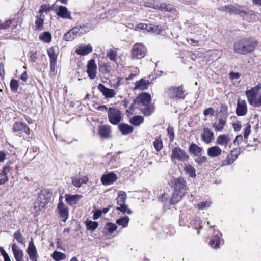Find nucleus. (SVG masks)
Segmentation results:
<instances>
[{"mask_svg": "<svg viewBox=\"0 0 261 261\" xmlns=\"http://www.w3.org/2000/svg\"><path fill=\"white\" fill-rule=\"evenodd\" d=\"M74 37H75V35H74V33L70 30L68 32H67L64 35V39L67 41H69L73 40Z\"/></svg>", "mask_w": 261, "mask_h": 261, "instance_id": "13d9d810", "label": "nucleus"}, {"mask_svg": "<svg viewBox=\"0 0 261 261\" xmlns=\"http://www.w3.org/2000/svg\"><path fill=\"white\" fill-rule=\"evenodd\" d=\"M246 96L250 105L254 107H261V95L258 97L257 94Z\"/></svg>", "mask_w": 261, "mask_h": 261, "instance_id": "393cba45", "label": "nucleus"}, {"mask_svg": "<svg viewBox=\"0 0 261 261\" xmlns=\"http://www.w3.org/2000/svg\"><path fill=\"white\" fill-rule=\"evenodd\" d=\"M220 238L218 235L214 236L209 241V245L212 248H217L220 245Z\"/></svg>", "mask_w": 261, "mask_h": 261, "instance_id": "58836bf2", "label": "nucleus"}, {"mask_svg": "<svg viewBox=\"0 0 261 261\" xmlns=\"http://www.w3.org/2000/svg\"><path fill=\"white\" fill-rule=\"evenodd\" d=\"M207 153V155L210 157H217L221 154L222 150L219 147L215 146L208 148Z\"/></svg>", "mask_w": 261, "mask_h": 261, "instance_id": "7c9ffc66", "label": "nucleus"}, {"mask_svg": "<svg viewBox=\"0 0 261 261\" xmlns=\"http://www.w3.org/2000/svg\"><path fill=\"white\" fill-rule=\"evenodd\" d=\"M184 171L191 177L195 178L196 176L195 169L190 164H188L185 167Z\"/></svg>", "mask_w": 261, "mask_h": 261, "instance_id": "37998d69", "label": "nucleus"}, {"mask_svg": "<svg viewBox=\"0 0 261 261\" xmlns=\"http://www.w3.org/2000/svg\"><path fill=\"white\" fill-rule=\"evenodd\" d=\"M139 70L136 68L135 70L133 72L131 73L127 77H126L125 80L126 81H130L133 80L139 74Z\"/></svg>", "mask_w": 261, "mask_h": 261, "instance_id": "052dcab7", "label": "nucleus"}, {"mask_svg": "<svg viewBox=\"0 0 261 261\" xmlns=\"http://www.w3.org/2000/svg\"><path fill=\"white\" fill-rule=\"evenodd\" d=\"M56 13L58 17L62 18L68 19L70 20L72 19L71 12L65 6H59L58 9L56 10Z\"/></svg>", "mask_w": 261, "mask_h": 261, "instance_id": "aec40b11", "label": "nucleus"}, {"mask_svg": "<svg viewBox=\"0 0 261 261\" xmlns=\"http://www.w3.org/2000/svg\"><path fill=\"white\" fill-rule=\"evenodd\" d=\"M229 78L231 80H234L239 79L241 76V74L239 72H234L233 71H231L229 74Z\"/></svg>", "mask_w": 261, "mask_h": 261, "instance_id": "0e129e2a", "label": "nucleus"}, {"mask_svg": "<svg viewBox=\"0 0 261 261\" xmlns=\"http://www.w3.org/2000/svg\"><path fill=\"white\" fill-rule=\"evenodd\" d=\"M108 118L111 124L117 125L122 120V113L117 108L109 107L108 111Z\"/></svg>", "mask_w": 261, "mask_h": 261, "instance_id": "423d86ee", "label": "nucleus"}, {"mask_svg": "<svg viewBox=\"0 0 261 261\" xmlns=\"http://www.w3.org/2000/svg\"><path fill=\"white\" fill-rule=\"evenodd\" d=\"M126 194L124 191H120L116 198L117 203L119 204L125 203Z\"/></svg>", "mask_w": 261, "mask_h": 261, "instance_id": "a18cd8bd", "label": "nucleus"}, {"mask_svg": "<svg viewBox=\"0 0 261 261\" xmlns=\"http://www.w3.org/2000/svg\"><path fill=\"white\" fill-rule=\"evenodd\" d=\"M107 56L111 61L115 63L117 62L118 54L116 49H110L107 54Z\"/></svg>", "mask_w": 261, "mask_h": 261, "instance_id": "49530a36", "label": "nucleus"}, {"mask_svg": "<svg viewBox=\"0 0 261 261\" xmlns=\"http://www.w3.org/2000/svg\"><path fill=\"white\" fill-rule=\"evenodd\" d=\"M11 161L7 162L5 166L3 167L2 170L0 171V185H3L8 181V173L10 172L12 168L10 166Z\"/></svg>", "mask_w": 261, "mask_h": 261, "instance_id": "a211bd4d", "label": "nucleus"}, {"mask_svg": "<svg viewBox=\"0 0 261 261\" xmlns=\"http://www.w3.org/2000/svg\"><path fill=\"white\" fill-rule=\"evenodd\" d=\"M26 252L31 261H38L39 255L33 239L29 242Z\"/></svg>", "mask_w": 261, "mask_h": 261, "instance_id": "f8f14e48", "label": "nucleus"}, {"mask_svg": "<svg viewBox=\"0 0 261 261\" xmlns=\"http://www.w3.org/2000/svg\"><path fill=\"white\" fill-rule=\"evenodd\" d=\"M57 211L60 219L65 222L69 217V208L63 202V198L60 196L59 199V203L57 204Z\"/></svg>", "mask_w": 261, "mask_h": 261, "instance_id": "1a4fd4ad", "label": "nucleus"}, {"mask_svg": "<svg viewBox=\"0 0 261 261\" xmlns=\"http://www.w3.org/2000/svg\"><path fill=\"white\" fill-rule=\"evenodd\" d=\"M147 31L153 33L159 34L162 32L161 27L159 25H156L151 23L147 24Z\"/></svg>", "mask_w": 261, "mask_h": 261, "instance_id": "4c0bfd02", "label": "nucleus"}, {"mask_svg": "<svg viewBox=\"0 0 261 261\" xmlns=\"http://www.w3.org/2000/svg\"><path fill=\"white\" fill-rule=\"evenodd\" d=\"M153 145L154 149L157 151H160L163 149V143L161 135L155 139L154 141L153 142Z\"/></svg>", "mask_w": 261, "mask_h": 261, "instance_id": "e433bc0d", "label": "nucleus"}, {"mask_svg": "<svg viewBox=\"0 0 261 261\" xmlns=\"http://www.w3.org/2000/svg\"><path fill=\"white\" fill-rule=\"evenodd\" d=\"M238 156L237 154H233L232 151L231 153L229 154L226 158L222 161V166H228L231 164H232L237 158Z\"/></svg>", "mask_w": 261, "mask_h": 261, "instance_id": "f704fd0d", "label": "nucleus"}, {"mask_svg": "<svg viewBox=\"0 0 261 261\" xmlns=\"http://www.w3.org/2000/svg\"><path fill=\"white\" fill-rule=\"evenodd\" d=\"M97 89L102 94L105 98H112L116 94L114 89L108 88L101 83L98 85Z\"/></svg>", "mask_w": 261, "mask_h": 261, "instance_id": "f3484780", "label": "nucleus"}, {"mask_svg": "<svg viewBox=\"0 0 261 261\" xmlns=\"http://www.w3.org/2000/svg\"><path fill=\"white\" fill-rule=\"evenodd\" d=\"M50 10V7L49 4H43L40 8L39 13H40V15H43L44 12L47 13Z\"/></svg>", "mask_w": 261, "mask_h": 261, "instance_id": "6e6d98bb", "label": "nucleus"}, {"mask_svg": "<svg viewBox=\"0 0 261 261\" xmlns=\"http://www.w3.org/2000/svg\"><path fill=\"white\" fill-rule=\"evenodd\" d=\"M202 140L206 144H210L214 139V133L208 128H204L201 133Z\"/></svg>", "mask_w": 261, "mask_h": 261, "instance_id": "412c9836", "label": "nucleus"}, {"mask_svg": "<svg viewBox=\"0 0 261 261\" xmlns=\"http://www.w3.org/2000/svg\"><path fill=\"white\" fill-rule=\"evenodd\" d=\"M149 84L150 82L148 80L142 78L135 83V87L133 89L134 91L137 90L143 91L148 89Z\"/></svg>", "mask_w": 261, "mask_h": 261, "instance_id": "4be33fe9", "label": "nucleus"}, {"mask_svg": "<svg viewBox=\"0 0 261 261\" xmlns=\"http://www.w3.org/2000/svg\"><path fill=\"white\" fill-rule=\"evenodd\" d=\"M214 109L213 108L210 107L208 108L205 109L203 111V115L205 116H207L208 115L214 116Z\"/></svg>", "mask_w": 261, "mask_h": 261, "instance_id": "e2e57ef3", "label": "nucleus"}, {"mask_svg": "<svg viewBox=\"0 0 261 261\" xmlns=\"http://www.w3.org/2000/svg\"><path fill=\"white\" fill-rule=\"evenodd\" d=\"M248 112L247 105L245 100L239 98L237 100L236 108V114L238 116H243L246 115Z\"/></svg>", "mask_w": 261, "mask_h": 261, "instance_id": "2eb2a0df", "label": "nucleus"}, {"mask_svg": "<svg viewBox=\"0 0 261 261\" xmlns=\"http://www.w3.org/2000/svg\"><path fill=\"white\" fill-rule=\"evenodd\" d=\"M228 117L227 115H220L218 119V122L212 123V126L216 131H222L227 124Z\"/></svg>", "mask_w": 261, "mask_h": 261, "instance_id": "dca6fc26", "label": "nucleus"}, {"mask_svg": "<svg viewBox=\"0 0 261 261\" xmlns=\"http://www.w3.org/2000/svg\"><path fill=\"white\" fill-rule=\"evenodd\" d=\"M143 117L140 115L134 116L129 119L130 123L135 126H139L141 124L143 123Z\"/></svg>", "mask_w": 261, "mask_h": 261, "instance_id": "72a5a7b5", "label": "nucleus"}, {"mask_svg": "<svg viewBox=\"0 0 261 261\" xmlns=\"http://www.w3.org/2000/svg\"><path fill=\"white\" fill-rule=\"evenodd\" d=\"M227 115V117H228V112L227 110V106L224 104H221L220 107V115Z\"/></svg>", "mask_w": 261, "mask_h": 261, "instance_id": "680f3d73", "label": "nucleus"}, {"mask_svg": "<svg viewBox=\"0 0 261 261\" xmlns=\"http://www.w3.org/2000/svg\"><path fill=\"white\" fill-rule=\"evenodd\" d=\"M151 96L150 94L146 92H142L136 97L133 102L126 111L127 116L133 115L137 109L139 110L142 114L146 117L151 115L155 111V106L151 103Z\"/></svg>", "mask_w": 261, "mask_h": 261, "instance_id": "f257e3e1", "label": "nucleus"}, {"mask_svg": "<svg viewBox=\"0 0 261 261\" xmlns=\"http://www.w3.org/2000/svg\"><path fill=\"white\" fill-rule=\"evenodd\" d=\"M97 67L95 61L91 59L88 61L87 64V73L88 77L91 80H94L96 78L97 75Z\"/></svg>", "mask_w": 261, "mask_h": 261, "instance_id": "9b49d317", "label": "nucleus"}, {"mask_svg": "<svg viewBox=\"0 0 261 261\" xmlns=\"http://www.w3.org/2000/svg\"><path fill=\"white\" fill-rule=\"evenodd\" d=\"M147 24L140 23L135 26L136 30H147Z\"/></svg>", "mask_w": 261, "mask_h": 261, "instance_id": "338daca9", "label": "nucleus"}, {"mask_svg": "<svg viewBox=\"0 0 261 261\" xmlns=\"http://www.w3.org/2000/svg\"><path fill=\"white\" fill-rule=\"evenodd\" d=\"M119 129L123 135L131 134L134 130V127L125 123H121L119 125Z\"/></svg>", "mask_w": 261, "mask_h": 261, "instance_id": "2f4dec72", "label": "nucleus"}, {"mask_svg": "<svg viewBox=\"0 0 261 261\" xmlns=\"http://www.w3.org/2000/svg\"><path fill=\"white\" fill-rule=\"evenodd\" d=\"M93 51V48L90 44L86 45H80L75 50V52L76 54L80 56L87 55Z\"/></svg>", "mask_w": 261, "mask_h": 261, "instance_id": "cd10ccee", "label": "nucleus"}, {"mask_svg": "<svg viewBox=\"0 0 261 261\" xmlns=\"http://www.w3.org/2000/svg\"><path fill=\"white\" fill-rule=\"evenodd\" d=\"M189 152L194 155H198L202 152V148L195 143H192L189 147Z\"/></svg>", "mask_w": 261, "mask_h": 261, "instance_id": "79ce46f5", "label": "nucleus"}, {"mask_svg": "<svg viewBox=\"0 0 261 261\" xmlns=\"http://www.w3.org/2000/svg\"><path fill=\"white\" fill-rule=\"evenodd\" d=\"M13 236L19 243L24 244V238L19 229L14 233Z\"/></svg>", "mask_w": 261, "mask_h": 261, "instance_id": "864d4df0", "label": "nucleus"}, {"mask_svg": "<svg viewBox=\"0 0 261 261\" xmlns=\"http://www.w3.org/2000/svg\"><path fill=\"white\" fill-rule=\"evenodd\" d=\"M38 54L37 51H31L30 53V59L32 62H35L37 59Z\"/></svg>", "mask_w": 261, "mask_h": 261, "instance_id": "69168bd1", "label": "nucleus"}, {"mask_svg": "<svg viewBox=\"0 0 261 261\" xmlns=\"http://www.w3.org/2000/svg\"><path fill=\"white\" fill-rule=\"evenodd\" d=\"M211 204L210 200H206L205 201H202L198 204L197 207L199 210H204L208 207Z\"/></svg>", "mask_w": 261, "mask_h": 261, "instance_id": "5fc2aeb1", "label": "nucleus"}, {"mask_svg": "<svg viewBox=\"0 0 261 261\" xmlns=\"http://www.w3.org/2000/svg\"><path fill=\"white\" fill-rule=\"evenodd\" d=\"M129 221V218L127 216H124L121 218H119L116 220V223L122 226L123 227L125 228L128 226V223Z\"/></svg>", "mask_w": 261, "mask_h": 261, "instance_id": "de8ad7c7", "label": "nucleus"}, {"mask_svg": "<svg viewBox=\"0 0 261 261\" xmlns=\"http://www.w3.org/2000/svg\"><path fill=\"white\" fill-rule=\"evenodd\" d=\"M39 38L43 42L48 43L51 41L52 36L49 32H43L40 34Z\"/></svg>", "mask_w": 261, "mask_h": 261, "instance_id": "c9c22d12", "label": "nucleus"}, {"mask_svg": "<svg viewBox=\"0 0 261 261\" xmlns=\"http://www.w3.org/2000/svg\"><path fill=\"white\" fill-rule=\"evenodd\" d=\"M11 247L15 260L23 261L24 256L23 251L19 248L16 243L12 244Z\"/></svg>", "mask_w": 261, "mask_h": 261, "instance_id": "bb28decb", "label": "nucleus"}, {"mask_svg": "<svg viewBox=\"0 0 261 261\" xmlns=\"http://www.w3.org/2000/svg\"><path fill=\"white\" fill-rule=\"evenodd\" d=\"M231 138L228 134H221L218 136L216 139V144L226 147L228 146Z\"/></svg>", "mask_w": 261, "mask_h": 261, "instance_id": "a878e982", "label": "nucleus"}, {"mask_svg": "<svg viewBox=\"0 0 261 261\" xmlns=\"http://www.w3.org/2000/svg\"><path fill=\"white\" fill-rule=\"evenodd\" d=\"M147 49L142 43H136L132 47L130 54L133 60L141 59L144 58L147 53Z\"/></svg>", "mask_w": 261, "mask_h": 261, "instance_id": "6e6552de", "label": "nucleus"}, {"mask_svg": "<svg viewBox=\"0 0 261 261\" xmlns=\"http://www.w3.org/2000/svg\"><path fill=\"white\" fill-rule=\"evenodd\" d=\"M174 190L186 194L187 189V182L182 177L174 178L171 181Z\"/></svg>", "mask_w": 261, "mask_h": 261, "instance_id": "9d476101", "label": "nucleus"}, {"mask_svg": "<svg viewBox=\"0 0 261 261\" xmlns=\"http://www.w3.org/2000/svg\"><path fill=\"white\" fill-rule=\"evenodd\" d=\"M242 8V6L240 5L229 4L220 7L219 10L222 12H227L230 15H240L244 20L247 22H252L255 17V15L253 11L248 12Z\"/></svg>", "mask_w": 261, "mask_h": 261, "instance_id": "7ed1b4c3", "label": "nucleus"}, {"mask_svg": "<svg viewBox=\"0 0 261 261\" xmlns=\"http://www.w3.org/2000/svg\"><path fill=\"white\" fill-rule=\"evenodd\" d=\"M185 195V194L174 190L170 198V202L171 204H175L179 202Z\"/></svg>", "mask_w": 261, "mask_h": 261, "instance_id": "c756f323", "label": "nucleus"}, {"mask_svg": "<svg viewBox=\"0 0 261 261\" xmlns=\"http://www.w3.org/2000/svg\"><path fill=\"white\" fill-rule=\"evenodd\" d=\"M52 195V192L50 189L40 190L34 203V211L36 213L44 211L47 205L50 202Z\"/></svg>", "mask_w": 261, "mask_h": 261, "instance_id": "20e7f679", "label": "nucleus"}, {"mask_svg": "<svg viewBox=\"0 0 261 261\" xmlns=\"http://www.w3.org/2000/svg\"><path fill=\"white\" fill-rule=\"evenodd\" d=\"M19 85L18 83V81L17 80L13 79L10 81V87L11 91L13 93H17L18 92V89L19 88Z\"/></svg>", "mask_w": 261, "mask_h": 261, "instance_id": "09e8293b", "label": "nucleus"}, {"mask_svg": "<svg viewBox=\"0 0 261 261\" xmlns=\"http://www.w3.org/2000/svg\"><path fill=\"white\" fill-rule=\"evenodd\" d=\"M66 202L70 206H74L77 204L80 199L82 198L81 195L66 194L65 195Z\"/></svg>", "mask_w": 261, "mask_h": 261, "instance_id": "b1692460", "label": "nucleus"}, {"mask_svg": "<svg viewBox=\"0 0 261 261\" xmlns=\"http://www.w3.org/2000/svg\"><path fill=\"white\" fill-rule=\"evenodd\" d=\"M168 132V134L169 136V140L171 142H173L174 138H175V134H174V128L173 127L169 126L167 129Z\"/></svg>", "mask_w": 261, "mask_h": 261, "instance_id": "4d7b16f0", "label": "nucleus"}, {"mask_svg": "<svg viewBox=\"0 0 261 261\" xmlns=\"http://www.w3.org/2000/svg\"><path fill=\"white\" fill-rule=\"evenodd\" d=\"M98 132L102 138H109L111 137V127L108 125H100L98 127Z\"/></svg>", "mask_w": 261, "mask_h": 261, "instance_id": "5701e85b", "label": "nucleus"}, {"mask_svg": "<svg viewBox=\"0 0 261 261\" xmlns=\"http://www.w3.org/2000/svg\"><path fill=\"white\" fill-rule=\"evenodd\" d=\"M185 90L183 85L179 86H170L168 88V96L173 100L184 99L186 96Z\"/></svg>", "mask_w": 261, "mask_h": 261, "instance_id": "39448f33", "label": "nucleus"}, {"mask_svg": "<svg viewBox=\"0 0 261 261\" xmlns=\"http://www.w3.org/2000/svg\"><path fill=\"white\" fill-rule=\"evenodd\" d=\"M18 25V19L15 17L9 18L3 21L0 20V30H7L11 28L15 29Z\"/></svg>", "mask_w": 261, "mask_h": 261, "instance_id": "4468645a", "label": "nucleus"}, {"mask_svg": "<svg viewBox=\"0 0 261 261\" xmlns=\"http://www.w3.org/2000/svg\"><path fill=\"white\" fill-rule=\"evenodd\" d=\"M258 44V42L255 38L244 37L238 39L234 42L233 49L235 53L245 55L253 52Z\"/></svg>", "mask_w": 261, "mask_h": 261, "instance_id": "f03ea898", "label": "nucleus"}, {"mask_svg": "<svg viewBox=\"0 0 261 261\" xmlns=\"http://www.w3.org/2000/svg\"><path fill=\"white\" fill-rule=\"evenodd\" d=\"M245 126H246L244 129V137L245 139H247L248 136L251 133V126L249 123H247Z\"/></svg>", "mask_w": 261, "mask_h": 261, "instance_id": "bf43d9fd", "label": "nucleus"}, {"mask_svg": "<svg viewBox=\"0 0 261 261\" xmlns=\"http://www.w3.org/2000/svg\"><path fill=\"white\" fill-rule=\"evenodd\" d=\"M120 206L117 207L116 209L117 210L120 211V212H122L123 213H127V214L130 215L132 214V212L130 209L128 208V206L127 205L124 204H119Z\"/></svg>", "mask_w": 261, "mask_h": 261, "instance_id": "603ef678", "label": "nucleus"}, {"mask_svg": "<svg viewBox=\"0 0 261 261\" xmlns=\"http://www.w3.org/2000/svg\"><path fill=\"white\" fill-rule=\"evenodd\" d=\"M86 228L87 230L94 231L98 227V223L91 220H87L86 223Z\"/></svg>", "mask_w": 261, "mask_h": 261, "instance_id": "ea45409f", "label": "nucleus"}, {"mask_svg": "<svg viewBox=\"0 0 261 261\" xmlns=\"http://www.w3.org/2000/svg\"><path fill=\"white\" fill-rule=\"evenodd\" d=\"M25 127V123L21 122H15L13 126V130L15 132L23 130Z\"/></svg>", "mask_w": 261, "mask_h": 261, "instance_id": "3c124183", "label": "nucleus"}, {"mask_svg": "<svg viewBox=\"0 0 261 261\" xmlns=\"http://www.w3.org/2000/svg\"><path fill=\"white\" fill-rule=\"evenodd\" d=\"M171 159L174 163L176 161L184 162L188 161L189 155L184 150L177 146L172 149Z\"/></svg>", "mask_w": 261, "mask_h": 261, "instance_id": "0eeeda50", "label": "nucleus"}, {"mask_svg": "<svg viewBox=\"0 0 261 261\" xmlns=\"http://www.w3.org/2000/svg\"><path fill=\"white\" fill-rule=\"evenodd\" d=\"M232 127L235 131H239L242 127L241 122L239 121H237L232 124Z\"/></svg>", "mask_w": 261, "mask_h": 261, "instance_id": "774afa93", "label": "nucleus"}, {"mask_svg": "<svg viewBox=\"0 0 261 261\" xmlns=\"http://www.w3.org/2000/svg\"><path fill=\"white\" fill-rule=\"evenodd\" d=\"M72 184L76 188H80L82 184H87L89 181V178L87 176H84L81 178L76 176L71 178Z\"/></svg>", "mask_w": 261, "mask_h": 261, "instance_id": "c85d7f7f", "label": "nucleus"}, {"mask_svg": "<svg viewBox=\"0 0 261 261\" xmlns=\"http://www.w3.org/2000/svg\"><path fill=\"white\" fill-rule=\"evenodd\" d=\"M51 257L55 261H60L66 258V255L65 253L58 251H55L51 255Z\"/></svg>", "mask_w": 261, "mask_h": 261, "instance_id": "a19ab883", "label": "nucleus"}, {"mask_svg": "<svg viewBox=\"0 0 261 261\" xmlns=\"http://www.w3.org/2000/svg\"><path fill=\"white\" fill-rule=\"evenodd\" d=\"M117 175L113 172L103 175L101 177V182L105 186L110 185L117 180Z\"/></svg>", "mask_w": 261, "mask_h": 261, "instance_id": "6ab92c4d", "label": "nucleus"}, {"mask_svg": "<svg viewBox=\"0 0 261 261\" xmlns=\"http://www.w3.org/2000/svg\"><path fill=\"white\" fill-rule=\"evenodd\" d=\"M44 21V16L43 15L36 16V20L35 22L36 30L40 31L43 29Z\"/></svg>", "mask_w": 261, "mask_h": 261, "instance_id": "473e14b6", "label": "nucleus"}, {"mask_svg": "<svg viewBox=\"0 0 261 261\" xmlns=\"http://www.w3.org/2000/svg\"><path fill=\"white\" fill-rule=\"evenodd\" d=\"M117 228V226L112 222L107 223L105 229L107 230V233L109 234L113 233Z\"/></svg>", "mask_w": 261, "mask_h": 261, "instance_id": "8fccbe9b", "label": "nucleus"}, {"mask_svg": "<svg viewBox=\"0 0 261 261\" xmlns=\"http://www.w3.org/2000/svg\"><path fill=\"white\" fill-rule=\"evenodd\" d=\"M260 89L261 83H259L255 87L251 88L250 89L246 90L245 92V95L246 96H248L250 95L256 94Z\"/></svg>", "mask_w": 261, "mask_h": 261, "instance_id": "c03bdc74", "label": "nucleus"}, {"mask_svg": "<svg viewBox=\"0 0 261 261\" xmlns=\"http://www.w3.org/2000/svg\"><path fill=\"white\" fill-rule=\"evenodd\" d=\"M47 55L49 58L50 72H54L57 62L58 54L56 52L55 47H51L47 49Z\"/></svg>", "mask_w": 261, "mask_h": 261, "instance_id": "ddd939ff", "label": "nucleus"}]
</instances>
